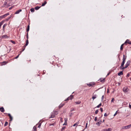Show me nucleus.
Here are the masks:
<instances>
[{"label":"nucleus","instance_id":"1","mask_svg":"<svg viewBox=\"0 0 131 131\" xmlns=\"http://www.w3.org/2000/svg\"><path fill=\"white\" fill-rule=\"evenodd\" d=\"M126 59V58L125 57V55L124 54L123 56V61L121 63V65L120 67V69H122V68H124V65L125 63V60Z\"/></svg>","mask_w":131,"mask_h":131},{"label":"nucleus","instance_id":"2","mask_svg":"<svg viewBox=\"0 0 131 131\" xmlns=\"http://www.w3.org/2000/svg\"><path fill=\"white\" fill-rule=\"evenodd\" d=\"M7 3L6 1H5L2 7H5L6 8H7L9 6H10L12 4H10V3L9 4L8 3V4L7 5Z\"/></svg>","mask_w":131,"mask_h":131},{"label":"nucleus","instance_id":"3","mask_svg":"<svg viewBox=\"0 0 131 131\" xmlns=\"http://www.w3.org/2000/svg\"><path fill=\"white\" fill-rule=\"evenodd\" d=\"M130 60L128 61L125 65V67H124V68H122V69H124L127 68L129 66L130 64Z\"/></svg>","mask_w":131,"mask_h":131},{"label":"nucleus","instance_id":"4","mask_svg":"<svg viewBox=\"0 0 131 131\" xmlns=\"http://www.w3.org/2000/svg\"><path fill=\"white\" fill-rule=\"evenodd\" d=\"M73 95H71L66 100H65V101H66L69 100H72L73 98Z\"/></svg>","mask_w":131,"mask_h":131},{"label":"nucleus","instance_id":"5","mask_svg":"<svg viewBox=\"0 0 131 131\" xmlns=\"http://www.w3.org/2000/svg\"><path fill=\"white\" fill-rule=\"evenodd\" d=\"M123 91L125 92H127L128 90V88L127 87H124L123 89Z\"/></svg>","mask_w":131,"mask_h":131},{"label":"nucleus","instance_id":"6","mask_svg":"<svg viewBox=\"0 0 131 131\" xmlns=\"http://www.w3.org/2000/svg\"><path fill=\"white\" fill-rule=\"evenodd\" d=\"M112 129L111 128H109L107 129H105L102 130V131H111Z\"/></svg>","mask_w":131,"mask_h":131},{"label":"nucleus","instance_id":"7","mask_svg":"<svg viewBox=\"0 0 131 131\" xmlns=\"http://www.w3.org/2000/svg\"><path fill=\"white\" fill-rule=\"evenodd\" d=\"M105 79L100 78L98 81H100V82L102 83H104L105 81Z\"/></svg>","mask_w":131,"mask_h":131},{"label":"nucleus","instance_id":"8","mask_svg":"<svg viewBox=\"0 0 131 131\" xmlns=\"http://www.w3.org/2000/svg\"><path fill=\"white\" fill-rule=\"evenodd\" d=\"M130 128V127H129V125H128L127 126H124L123 127V129H129Z\"/></svg>","mask_w":131,"mask_h":131},{"label":"nucleus","instance_id":"9","mask_svg":"<svg viewBox=\"0 0 131 131\" xmlns=\"http://www.w3.org/2000/svg\"><path fill=\"white\" fill-rule=\"evenodd\" d=\"M13 14H11L9 17L5 19V21H8L9 20V19L11 18L12 17H13Z\"/></svg>","mask_w":131,"mask_h":131},{"label":"nucleus","instance_id":"10","mask_svg":"<svg viewBox=\"0 0 131 131\" xmlns=\"http://www.w3.org/2000/svg\"><path fill=\"white\" fill-rule=\"evenodd\" d=\"M55 116L54 115V114H53V112H52L51 113V115L49 117V118H54L55 117Z\"/></svg>","mask_w":131,"mask_h":131},{"label":"nucleus","instance_id":"11","mask_svg":"<svg viewBox=\"0 0 131 131\" xmlns=\"http://www.w3.org/2000/svg\"><path fill=\"white\" fill-rule=\"evenodd\" d=\"M8 115L9 116V117L10 118V121H12L13 119V117L12 116H11V115L10 114H8Z\"/></svg>","mask_w":131,"mask_h":131},{"label":"nucleus","instance_id":"12","mask_svg":"<svg viewBox=\"0 0 131 131\" xmlns=\"http://www.w3.org/2000/svg\"><path fill=\"white\" fill-rule=\"evenodd\" d=\"M22 10L21 9H19L16 11L15 13V14H17L21 12Z\"/></svg>","mask_w":131,"mask_h":131},{"label":"nucleus","instance_id":"13","mask_svg":"<svg viewBox=\"0 0 131 131\" xmlns=\"http://www.w3.org/2000/svg\"><path fill=\"white\" fill-rule=\"evenodd\" d=\"M0 111L1 112H4L5 110L4 108L3 107H2L0 108Z\"/></svg>","mask_w":131,"mask_h":131},{"label":"nucleus","instance_id":"14","mask_svg":"<svg viewBox=\"0 0 131 131\" xmlns=\"http://www.w3.org/2000/svg\"><path fill=\"white\" fill-rule=\"evenodd\" d=\"M9 15V13H7L4 15L2 16V17L3 18H4L6 17L7 16Z\"/></svg>","mask_w":131,"mask_h":131},{"label":"nucleus","instance_id":"15","mask_svg":"<svg viewBox=\"0 0 131 131\" xmlns=\"http://www.w3.org/2000/svg\"><path fill=\"white\" fill-rule=\"evenodd\" d=\"M8 62L7 61H4L3 62H2L1 63V65L3 66L4 65H5Z\"/></svg>","mask_w":131,"mask_h":131},{"label":"nucleus","instance_id":"16","mask_svg":"<svg viewBox=\"0 0 131 131\" xmlns=\"http://www.w3.org/2000/svg\"><path fill=\"white\" fill-rule=\"evenodd\" d=\"M53 113L54 114V115L55 116V115H57L58 114V112L57 111H54L53 112Z\"/></svg>","mask_w":131,"mask_h":131},{"label":"nucleus","instance_id":"17","mask_svg":"<svg viewBox=\"0 0 131 131\" xmlns=\"http://www.w3.org/2000/svg\"><path fill=\"white\" fill-rule=\"evenodd\" d=\"M97 97V95H94L93 96L92 98L93 99V100L94 99H95Z\"/></svg>","mask_w":131,"mask_h":131},{"label":"nucleus","instance_id":"18","mask_svg":"<svg viewBox=\"0 0 131 131\" xmlns=\"http://www.w3.org/2000/svg\"><path fill=\"white\" fill-rule=\"evenodd\" d=\"M2 37L3 38H8V37L7 36V35H3L2 36Z\"/></svg>","mask_w":131,"mask_h":131},{"label":"nucleus","instance_id":"19","mask_svg":"<svg viewBox=\"0 0 131 131\" xmlns=\"http://www.w3.org/2000/svg\"><path fill=\"white\" fill-rule=\"evenodd\" d=\"M124 44H125L124 43H123L121 45V46L120 47V50L121 51H122L123 50V46Z\"/></svg>","mask_w":131,"mask_h":131},{"label":"nucleus","instance_id":"20","mask_svg":"<svg viewBox=\"0 0 131 131\" xmlns=\"http://www.w3.org/2000/svg\"><path fill=\"white\" fill-rule=\"evenodd\" d=\"M64 104L63 103H61V104L59 106V108H61L64 105Z\"/></svg>","mask_w":131,"mask_h":131},{"label":"nucleus","instance_id":"21","mask_svg":"<svg viewBox=\"0 0 131 131\" xmlns=\"http://www.w3.org/2000/svg\"><path fill=\"white\" fill-rule=\"evenodd\" d=\"M123 73L122 71H120L118 73V75L119 76H120L121 75H122L123 74Z\"/></svg>","mask_w":131,"mask_h":131},{"label":"nucleus","instance_id":"22","mask_svg":"<svg viewBox=\"0 0 131 131\" xmlns=\"http://www.w3.org/2000/svg\"><path fill=\"white\" fill-rule=\"evenodd\" d=\"M7 24H5L3 26V30L4 31L5 30V27L7 26Z\"/></svg>","mask_w":131,"mask_h":131},{"label":"nucleus","instance_id":"23","mask_svg":"<svg viewBox=\"0 0 131 131\" xmlns=\"http://www.w3.org/2000/svg\"><path fill=\"white\" fill-rule=\"evenodd\" d=\"M129 39H127L125 41V42L124 43L125 44L127 43L129 44Z\"/></svg>","mask_w":131,"mask_h":131},{"label":"nucleus","instance_id":"24","mask_svg":"<svg viewBox=\"0 0 131 131\" xmlns=\"http://www.w3.org/2000/svg\"><path fill=\"white\" fill-rule=\"evenodd\" d=\"M29 27H30V26H29V24L28 26H27V30H26V31H27L28 32V31H29Z\"/></svg>","mask_w":131,"mask_h":131},{"label":"nucleus","instance_id":"25","mask_svg":"<svg viewBox=\"0 0 131 131\" xmlns=\"http://www.w3.org/2000/svg\"><path fill=\"white\" fill-rule=\"evenodd\" d=\"M47 3V2L46 1H45L44 3L42 4V5H41V6H44Z\"/></svg>","mask_w":131,"mask_h":131},{"label":"nucleus","instance_id":"26","mask_svg":"<svg viewBox=\"0 0 131 131\" xmlns=\"http://www.w3.org/2000/svg\"><path fill=\"white\" fill-rule=\"evenodd\" d=\"M41 7V6H40V7H39V6H36V7H35V9L36 10H38V9L40 7Z\"/></svg>","mask_w":131,"mask_h":131},{"label":"nucleus","instance_id":"27","mask_svg":"<svg viewBox=\"0 0 131 131\" xmlns=\"http://www.w3.org/2000/svg\"><path fill=\"white\" fill-rule=\"evenodd\" d=\"M30 10L31 12H34L35 11L34 9L33 8H31Z\"/></svg>","mask_w":131,"mask_h":131},{"label":"nucleus","instance_id":"28","mask_svg":"<svg viewBox=\"0 0 131 131\" xmlns=\"http://www.w3.org/2000/svg\"><path fill=\"white\" fill-rule=\"evenodd\" d=\"M81 103V102L80 101H78L77 102H76L75 103L77 104H79Z\"/></svg>","mask_w":131,"mask_h":131},{"label":"nucleus","instance_id":"29","mask_svg":"<svg viewBox=\"0 0 131 131\" xmlns=\"http://www.w3.org/2000/svg\"><path fill=\"white\" fill-rule=\"evenodd\" d=\"M33 129H34V131H36V126H34L33 127Z\"/></svg>","mask_w":131,"mask_h":131},{"label":"nucleus","instance_id":"30","mask_svg":"<svg viewBox=\"0 0 131 131\" xmlns=\"http://www.w3.org/2000/svg\"><path fill=\"white\" fill-rule=\"evenodd\" d=\"M28 43H29V42H26V44H25V46H24V47L25 48L27 46L28 44Z\"/></svg>","mask_w":131,"mask_h":131},{"label":"nucleus","instance_id":"31","mask_svg":"<svg viewBox=\"0 0 131 131\" xmlns=\"http://www.w3.org/2000/svg\"><path fill=\"white\" fill-rule=\"evenodd\" d=\"M8 124V122H5V124L4 125V126H6Z\"/></svg>","mask_w":131,"mask_h":131},{"label":"nucleus","instance_id":"32","mask_svg":"<svg viewBox=\"0 0 131 131\" xmlns=\"http://www.w3.org/2000/svg\"><path fill=\"white\" fill-rule=\"evenodd\" d=\"M101 106V103L100 104L98 105L96 107L99 108Z\"/></svg>","mask_w":131,"mask_h":131},{"label":"nucleus","instance_id":"33","mask_svg":"<svg viewBox=\"0 0 131 131\" xmlns=\"http://www.w3.org/2000/svg\"><path fill=\"white\" fill-rule=\"evenodd\" d=\"M65 128H66L65 127H63L61 129V130L62 131H63V130H64V129Z\"/></svg>","mask_w":131,"mask_h":131},{"label":"nucleus","instance_id":"34","mask_svg":"<svg viewBox=\"0 0 131 131\" xmlns=\"http://www.w3.org/2000/svg\"><path fill=\"white\" fill-rule=\"evenodd\" d=\"M99 112V110H97L95 112V114H97Z\"/></svg>","mask_w":131,"mask_h":131},{"label":"nucleus","instance_id":"35","mask_svg":"<svg viewBox=\"0 0 131 131\" xmlns=\"http://www.w3.org/2000/svg\"><path fill=\"white\" fill-rule=\"evenodd\" d=\"M10 41L12 43H13L14 44H15V42L14 41H13L12 40H10Z\"/></svg>","mask_w":131,"mask_h":131},{"label":"nucleus","instance_id":"36","mask_svg":"<svg viewBox=\"0 0 131 131\" xmlns=\"http://www.w3.org/2000/svg\"><path fill=\"white\" fill-rule=\"evenodd\" d=\"M92 85H93L91 83H90V84H88V85L89 86V87H90L91 86H92Z\"/></svg>","mask_w":131,"mask_h":131},{"label":"nucleus","instance_id":"37","mask_svg":"<svg viewBox=\"0 0 131 131\" xmlns=\"http://www.w3.org/2000/svg\"><path fill=\"white\" fill-rule=\"evenodd\" d=\"M65 122H67V121L68 120V119L67 118H64Z\"/></svg>","mask_w":131,"mask_h":131},{"label":"nucleus","instance_id":"38","mask_svg":"<svg viewBox=\"0 0 131 131\" xmlns=\"http://www.w3.org/2000/svg\"><path fill=\"white\" fill-rule=\"evenodd\" d=\"M41 123H39V126H38V128H40V127L41 126Z\"/></svg>","mask_w":131,"mask_h":131},{"label":"nucleus","instance_id":"39","mask_svg":"<svg viewBox=\"0 0 131 131\" xmlns=\"http://www.w3.org/2000/svg\"><path fill=\"white\" fill-rule=\"evenodd\" d=\"M97 119V117H95V119H94V120L95 121H96Z\"/></svg>","mask_w":131,"mask_h":131},{"label":"nucleus","instance_id":"40","mask_svg":"<svg viewBox=\"0 0 131 131\" xmlns=\"http://www.w3.org/2000/svg\"><path fill=\"white\" fill-rule=\"evenodd\" d=\"M20 53L17 56H16V57L15 58V59H17L18 57L19 56V55L20 54Z\"/></svg>","mask_w":131,"mask_h":131},{"label":"nucleus","instance_id":"41","mask_svg":"<svg viewBox=\"0 0 131 131\" xmlns=\"http://www.w3.org/2000/svg\"><path fill=\"white\" fill-rule=\"evenodd\" d=\"M130 75V74L129 73H128L126 75V77H129Z\"/></svg>","mask_w":131,"mask_h":131},{"label":"nucleus","instance_id":"42","mask_svg":"<svg viewBox=\"0 0 131 131\" xmlns=\"http://www.w3.org/2000/svg\"><path fill=\"white\" fill-rule=\"evenodd\" d=\"M114 98H113L112 99V100L111 101V102H114Z\"/></svg>","mask_w":131,"mask_h":131},{"label":"nucleus","instance_id":"43","mask_svg":"<svg viewBox=\"0 0 131 131\" xmlns=\"http://www.w3.org/2000/svg\"><path fill=\"white\" fill-rule=\"evenodd\" d=\"M104 98V95H103L102 96V101H103V100Z\"/></svg>","mask_w":131,"mask_h":131},{"label":"nucleus","instance_id":"44","mask_svg":"<svg viewBox=\"0 0 131 131\" xmlns=\"http://www.w3.org/2000/svg\"><path fill=\"white\" fill-rule=\"evenodd\" d=\"M26 37H27V39H28V32H27V34Z\"/></svg>","mask_w":131,"mask_h":131},{"label":"nucleus","instance_id":"45","mask_svg":"<svg viewBox=\"0 0 131 131\" xmlns=\"http://www.w3.org/2000/svg\"><path fill=\"white\" fill-rule=\"evenodd\" d=\"M107 116V115L106 113H105L104 114V116L106 117V116Z\"/></svg>","mask_w":131,"mask_h":131},{"label":"nucleus","instance_id":"46","mask_svg":"<svg viewBox=\"0 0 131 131\" xmlns=\"http://www.w3.org/2000/svg\"><path fill=\"white\" fill-rule=\"evenodd\" d=\"M118 111H116L114 115V116H115L117 114V112Z\"/></svg>","mask_w":131,"mask_h":131},{"label":"nucleus","instance_id":"47","mask_svg":"<svg viewBox=\"0 0 131 131\" xmlns=\"http://www.w3.org/2000/svg\"><path fill=\"white\" fill-rule=\"evenodd\" d=\"M100 110L102 112L103 111V108H100Z\"/></svg>","mask_w":131,"mask_h":131},{"label":"nucleus","instance_id":"48","mask_svg":"<svg viewBox=\"0 0 131 131\" xmlns=\"http://www.w3.org/2000/svg\"><path fill=\"white\" fill-rule=\"evenodd\" d=\"M87 125H88V123H86V126H85V128H87Z\"/></svg>","mask_w":131,"mask_h":131},{"label":"nucleus","instance_id":"49","mask_svg":"<svg viewBox=\"0 0 131 131\" xmlns=\"http://www.w3.org/2000/svg\"><path fill=\"white\" fill-rule=\"evenodd\" d=\"M77 123H75L74 125H73V126H75L76 125H77Z\"/></svg>","mask_w":131,"mask_h":131},{"label":"nucleus","instance_id":"50","mask_svg":"<svg viewBox=\"0 0 131 131\" xmlns=\"http://www.w3.org/2000/svg\"><path fill=\"white\" fill-rule=\"evenodd\" d=\"M25 48L23 49V50H22V51H21L20 53H21L22 51H23L25 50Z\"/></svg>","mask_w":131,"mask_h":131},{"label":"nucleus","instance_id":"51","mask_svg":"<svg viewBox=\"0 0 131 131\" xmlns=\"http://www.w3.org/2000/svg\"><path fill=\"white\" fill-rule=\"evenodd\" d=\"M60 121L61 122H62V118L61 117L60 118Z\"/></svg>","mask_w":131,"mask_h":131},{"label":"nucleus","instance_id":"52","mask_svg":"<svg viewBox=\"0 0 131 131\" xmlns=\"http://www.w3.org/2000/svg\"><path fill=\"white\" fill-rule=\"evenodd\" d=\"M129 108L131 109V105H130V104L129 105Z\"/></svg>","mask_w":131,"mask_h":131},{"label":"nucleus","instance_id":"53","mask_svg":"<svg viewBox=\"0 0 131 131\" xmlns=\"http://www.w3.org/2000/svg\"><path fill=\"white\" fill-rule=\"evenodd\" d=\"M3 18L2 17V16H0V20H1V19H2Z\"/></svg>","mask_w":131,"mask_h":131},{"label":"nucleus","instance_id":"54","mask_svg":"<svg viewBox=\"0 0 131 131\" xmlns=\"http://www.w3.org/2000/svg\"><path fill=\"white\" fill-rule=\"evenodd\" d=\"M67 124V122H65V123L63 124V125H66Z\"/></svg>","mask_w":131,"mask_h":131},{"label":"nucleus","instance_id":"55","mask_svg":"<svg viewBox=\"0 0 131 131\" xmlns=\"http://www.w3.org/2000/svg\"><path fill=\"white\" fill-rule=\"evenodd\" d=\"M96 124L97 125V124H99V126L100 125V124H99V122H97L96 123Z\"/></svg>","mask_w":131,"mask_h":131},{"label":"nucleus","instance_id":"56","mask_svg":"<svg viewBox=\"0 0 131 131\" xmlns=\"http://www.w3.org/2000/svg\"><path fill=\"white\" fill-rule=\"evenodd\" d=\"M110 72H109L107 74V76H108V75H109V74H110Z\"/></svg>","mask_w":131,"mask_h":131},{"label":"nucleus","instance_id":"57","mask_svg":"<svg viewBox=\"0 0 131 131\" xmlns=\"http://www.w3.org/2000/svg\"><path fill=\"white\" fill-rule=\"evenodd\" d=\"M129 44L131 45V41H129Z\"/></svg>","mask_w":131,"mask_h":131},{"label":"nucleus","instance_id":"58","mask_svg":"<svg viewBox=\"0 0 131 131\" xmlns=\"http://www.w3.org/2000/svg\"><path fill=\"white\" fill-rule=\"evenodd\" d=\"M74 109L73 108L71 110V111H74Z\"/></svg>","mask_w":131,"mask_h":131},{"label":"nucleus","instance_id":"59","mask_svg":"<svg viewBox=\"0 0 131 131\" xmlns=\"http://www.w3.org/2000/svg\"><path fill=\"white\" fill-rule=\"evenodd\" d=\"M72 114H72V113H71L70 116H71V115H72Z\"/></svg>","mask_w":131,"mask_h":131},{"label":"nucleus","instance_id":"60","mask_svg":"<svg viewBox=\"0 0 131 131\" xmlns=\"http://www.w3.org/2000/svg\"><path fill=\"white\" fill-rule=\"evenodd\" d=\"M26 42H28V39H27V40H26Z\"/></svg>","mask_w":131,"mask_h":131},{"label":"nucleus","instance_id":"61","mask_svg":"<svg viewBox=\"0 0 131 131\" xmlns=\"http://www.w3.org/2000/svg\"><path fill=\"white\" fill-rule=\"evenodd\" d=\"M118 84L119 85L120 84V83H118Z\"/></svg>","mask_w":131,"mask_h":131},{"label":"nucleus","instance_id":"62","mask_svg":"<svg viewBox=\"0 0 131 131\" xmlns=\"http://www.w3.org/2000/svg\"><path fill=\"white\" fill-rule=\"evenodd\" d=\"M129 127L130 128L131 127V124H130L129 125Z\"/></svg>","mask_w":131,"mask_h":131},{"label":"nucleus","instance_id":"63","mask_svg":"<svg viewBox=\"0 0 131 131\" xmlns=\"http://www.w3.org/2000/svg\"><path fill=\"white\" fill-rule=\"evenodd\" d=\"M104 120H103V121L102 122H104Z\"/></svg>","mask_w":131,"mask_h":131},{"label":"nucleus","instance_id":"64","mask_svg":"<svg viewBox=\"0 0 131 131\" xmlns=\"http://www.w3.org/2000/svg\"><path fill=\"white\" fill-rule=\"evenodd\" d=\"M129 115H127V116H126V117H127V116H129Z\"/></svg>","mask_w":131,"mask_h":131}]
</instances>
